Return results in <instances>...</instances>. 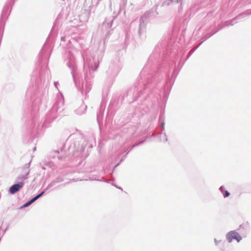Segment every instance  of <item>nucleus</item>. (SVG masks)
Returning <instances> with one entry per match:
<instances>
[{
  "label": "nucleus",
  "instance_id": "obj_1",
  "mask_svg": "<svg viewBox=\"0 0 251 251\" xmlns=\"http://www.w3.org/2000/svg\"><path fill=\"white\" fill-rule=\"evenodd\" d=\"M227 239L229 242H231L233 239L236 240L238 242H239L242 239V238L237 232L234 231H231L227 234Z\"/></svg>",
  "mask_w": 251,
  "mask_h": 251
},
{
  "label": "nucleus",
  "instance_id": "obj_2",
  "mask_svg": "<svg viewBox=\"0 0 251 251\" xmlns=\"http://www.w3.org/2000/svg\"><path fill=\"white\" fill-rule=\"evenodd\" d=\"M30 169L29 165H25L21 169L20 178L21 179H26L28 178L29 174Z\"/></svg>",
  "mask_w": 251,
  "mask_h": 251
},
{
  "label": "nucleus",
  "instance_id": "obj_3",
  "mask_svg": "<svg viewBox=\"0 0 251 251\" xmlns=\"http://www.w3.org/2000/svg\"><path fill=\"white\" fill-rule=\"evenodd\" d=\"M24 184V182H20L12 186L9 189V192L11 194H15L22 188Z\"/></svg>",
  "mask_w": 251,
  "mask_h": 251
},
{
  "label": "nucleus",
  "instance_id": "obj_4",
  "mask_svg": "<svg viewBox=\"0 0 251 251\" xmlns=\"http://www.w3.org/2000/svg\"><path fill=\"white\" fill-rule=\"evenodd\" d=\"M44 193H45L44 191L42 192L40 194L38 195L37 196H36L35 197L33 198L32 199H31L30 201H29L28 202L25 203L24 204V207H26V206L29 205L32 202H33L36 200H37L38 199H39L40 197H41L44 194Z\"/></svg>",
  "mask_w": 251,
  "mask_h": 251
},
{
  "label": "nucleus",
  "instance_id": "obj_5",
  "mask_svg": "<svg viewBox=\"0 0 251 251\" xmlns=\"http://www.w3.org/2000/svg\"><path fill=\"white\" fill-rule=\"evenodd\" d=\"M223 195H224V197L226 198V197H228L229 196L230 194L228 191H225L223 193Z\"/></svg>",
  "mask_w": 251,
  "mask_h": 251
}]
</instances>
